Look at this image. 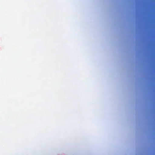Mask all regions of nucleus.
<instances>
[{"instance_id": "1", "label": "nucleus", "mask_w": 155, "mask_h": 155, "mask_svg": "<svg viewBox=\"0 0 155 155\" xmlns=\"http://www.w3.org/2000/svg\"><path fill=\"white\" fill-rule=\"evenodd\" d=\"M142 40H155V39H142Z\"/></svg>"}, {"instance_id": "2", "label": "nucleus", "mask_w": 155, "mask_h": 155, "mask_svg": "<svg viewBox=\"0 0 155 155\" xmlns=\"http://www.w3.org/2000/svg\"><path fill=\"white\" fill-rule=\"evenodd\" d=\"M142 39H155V38H143Z\"/></svg>"}]
</instances>
